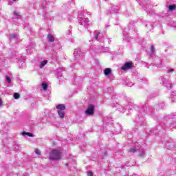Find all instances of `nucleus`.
I'll use <instances>...</instances> for the list:
<instances>
[{"mask_svg":"<svg viewBox=\"0 0 176 176\" xmlns=\"http://www.w3.org/2000/svg\"><path fill=\"white\" fill-rule=\"evenodd\" d=\"M69 34H71V32H69Z\"/></svg>","mask_w":176,"mask_h":176,"instance_id":"33","label":"nucleus"},{"mask_svg":"<svg viewBox=\"0 0 176 176\" xmlns=\"http://www.w3.org/2000/svg\"><path fill=\"white\" fill-rule=\"evenodd\" d=\"M139 156L140 157H144V156H145V151L144 150L140 151Z\"/></svg>","mask_w":176,"mask_h":176,"instance_id":"19","label":"nucleus"},{"mask_svg":"<svg viewBox=\"0 0 176 176\" xmlns=\"http://www.w3.org/2000/svg\"><path fill=\"white\" fill-rule=\"evenodd\" d=\"M6 82H8L9 84L12 83V79L9 76H6Z\"/></svg>","mask_w":176,"mask_h":176,"instance_id":"18","label":"nucleus"},{"mask_svg":"<svg viewBox=\"0 0 176 176\" xmlns=\"http://www.w3.org/2000/svg\"><path fill=\"white\" fill-rule=\"evenodd\" d=\"M107 151L104 152V156H107Z\"/></svg>","mask_w":176,"mask_h":176,"instance_id":"31","label":"nucleus"},{"mask_svg":"<svg viewBox=\"0 0 176 176\" xmlns=\"http://www.w3.org/2000/svg\"><path fill=\"white\" fill-rule=\"evenodd\" d=\"M175 8H176V5L173 4V5L169 6L168 9H169V10L173 12V10H175Z\"/></svg>","mask_w":176,"mask_h":176,"instance_id":"16","label":"nucleus"},{"mask_svg":"<svg viewBox=\"0 0 176 176\" xmlns=\"http://www.w3.org/2000/svg\"><path fill=\"white\" fill-rule=\"evenodd\" d=\"M82 55L80 53V49L77 48L74 50V58L77 61H79V60H82Z\"/></svg>","mask_w":176,"mask_h":176,"instance_id":"5","label":"nucleus"},{"mask_svg":"<svg viewBox=\"0 0 176 176\" xmlns=\"http://www.w3.org/2000/svg\"><path fill=\"white\" fill-rule=\"evenodd\" d=\"M171 100H172V102H174V100H175L176 96L174 95H172V96L170 97Z\"/></svg>","mask_w":176,"mask_h":176,"instance_id":"25","label":"nucleus"},{"mask_svg":"<svg viewBox=\"0 0 176 176\" xmlns=\"http://www.w3.org/2000/svg\"><path fill=\"white\" fill-rule=\"evenodd\" d=\"M12 1H14V2H15V1H17V0H12Z\"/></svg>","mask_w":176,"mask_h":176,"instance_id":"32","label":"nucleus"},{"mask_svg":"<svg viewBox=\"0 0 176 176\" xmlns=\"http://www.w3.org/2000/svg\"><path fill=\"white\" fill-rule=\"evenodd\" d=\"M133 67V64L130 62H126L122 67V71H127V69H131Z\"/></svg>","mask_w":176,"mask_h":176,"instance_id":"6","label":"nucleus"},{"mask_svg":"<svg viewBox=\"0 0 176 176\" xmlns=\"http://www.w3.org/2000/svg\"><path fill=\"white\" fill-rule=\"evenodd\" d=\"M14 98H15V100H19V98H20V94L19 93H14Z\"/></svg>","mask_w":176,"mask_h":176,"instance_id":"20","label":"nucleus"},{"mask_svg":"<svg viewBox=\"0 0 176 176\" xmlns=\"http://www.w3.org/2000/svg\"><path fill=\"white\" fill-rule=\"evenodd\" d=\"M22 135L25 137V135H28V137H34V135L30 132H23Z\"/></svg>","mask_w":176,"mask_h":176,"instance_id":"13","label":"nucleus"},{"mask_svg":"<svg viewBox=\"0 0 176 176\" xmlns=\"http://www.w3.org/2000/svg\"><path fill=\"white\" fill-rule=\"evenodd\" d=\"M47 38H48L49 42H54V36H53V35L48 34Z\"/></svg>","mask_w":176,"mask_h":176,"instance_id":"14","label":"nucleus"},{"mask_svg":"<svg viewBox=\"0 0 176 176\" xmlns=\"http://www.w3.org/2000/svg\"><path fill=\"white\" fill-rule=\"evenodd\" d=\"M42 87H43V90H47L48 85H47V84L44 82L42 84Z\"/></svg>","mask_w":176,"mask_h":176,"instance_id":"22","label":"nucleus"},{"mask_svg":"<svg viewBox=\"0 0 176 176\" xmlns=\"http://www.w3.org/2000/svg\"><path fill=\"white\" fill-rule=\"evenodd\" d=\"M20 12H18L17 11L14 10V17L13 19H20Z\"/></svg>","mask_w":176,"mask_h":176,"instance_id":"10","label":"nucleus"},{"mask_svg":"<svg viewBox=\"0 0 176 176\" xmlns=\"http://www.w3.org/2000/svg\"><path fill=\"white\" fill-rule=\"evenodd\" d=\"M46 64H47V60L41 61L39 65V68H41V69L43 68V67H45V65H46Z\"/></svg>","mask_w":176,"mask_h":176,"instance_id":"12","label":"nucleus"},{"mask_svg":"<svg viewBox=\"0 0 176 176\" xmlns=\"http://www.w3.org/2000/svg\"><path fill=\"white\" fill-rule=\"evenodd\" d=\"M66 166H68V164H66Z\"/></svg>","mask_w":176,"mask_h":176,"instance_id":"34","label":"nucleus"},{"mask_svg":"<svg viewBox=\"0 0 176 176\" xmlns=\"http://www.w3.org/2000/svg\"><path fill=\"white\" fill-rule=\"evenodd\" d=\"M61 159V152L56 149L52 150L50 153V160H60Z\"/></svg>","mask_w":176,"mask_h":176,"instance_id":"1","label":"nucleus"},{"mask_svg":"<svg viewBox=\"0 0 176 176\" xmlns=\"http://www.w3.org/2000/svg\"><path fill=\"white\" fill-rule=\"evenodd\" d=\"M94 104L88 105V107L85 111V115L88 116H92V115H94Z\"/></svg>","mask_w":176,"mask_h":176,"instance_id":"4","label":"nucleus"},{"mask_svg":"<svg viewBox=\"0 0 176 176\" xmlns=\"http://www.w3.org/2000/svg\"><path fill=\"white\" fill-rule=\"evenodd\" d=\"M19 38V34H10V39H17Z\"/></svg>","mask_w":176,"mask_h":176,"instance_id":"15","label":"nucleus"},{"mask_svg":"<svg viewBox=\"0 0 176 176\" xmlns=\"http://www.w3.org/2000/svg\"><path fill=\"white\" fill-rule=\"evenodd\" d=\"M174 72V69H168L167 71L168 74H170V72Z\"/></svg>","mask_w":176,"mask_h":176,"instance_id":"29","label":"nucleus"},{"mask_svg":"<svg viewBox=\"0 0 176 176\" xmlns=\"http://www.w3.org/2000/svg\"><path fill=\"white\" fill-rule=\"evenodd\" d=\"M35 153H36V155H41V151L38 148H36Z\"/></svg>","mask_w":176,"mask_h":176,"instance_id":"23","label":"nucleus"},{"mask_svg":"<svg viewBox=\"0 0 176 176\" xmlns=\"http://www.w3.org/2000/svg\"><path fill=\"white\" fill-rule=\"evenodd\" d=\"M87 176H93V172H91V171H89V172H87Z\"/></svg>","mask_w":176,"mask_h":176,"instance_id":"28","label":"nucleus"},{"mask_svg":"<svg viewBox=\"0 0 176 176\" xmlns=\"http://www.w3.org/2000/svg\"><path fill=\"white\" fill-rule=\"evenodd\" d=\"M56 109H58V115L59 116V118H60V119H64L65 117V105L59 104L56 106Z\"/></svg>","mask_w":176,"mask_h":176,"instance_id":"2","label":"nucleus"},{"mask_svg":"<svg viewBox=\"0 0 176 176\" xmlns=\"http://www.w3.org/2000/svg\"><path fill=\"white\" fill-rule=\"evenodd\" d=\"M162 82H163V84H164V85H165L166 87L168 88V86H169V88H170V89H173V84H170V83L167 84V83H166V78H165L164 77H162Z\"/></svg>","mask_w":176,"mask_h":176,"instance_id":"7","label":"nucleus"},{"mask_svg":"<svg viewBox=\"0 0 176 176\" xmlns=\"http://www.w3.org/2000/svg\"><path fill=\"white\" fill-rule=\"evenodd\" d=\"M122 39L123 41H127L129 39V36H124Z\"/></svg>","mask_w":176,"mask_h":176,"instance_id":"26","label":"nucleus"},{"mask_svg":"<svg viewBox=\"0 0 176 176\" xmlns=\"http://www.w3.org/2000/svg\"><path fill=\"white\" fill-rule=\"evenodd\" d=\"M104 74L106 76H108V75H111L112 74V69H111V68H106L104 70Z\"/></svg>","mask_w":176,"mask_h":176,"instance_id":"8","label":"nucleus"},{"mask_svg":"<svg viewBox=\"0 0 176 176\" xmlns=\"http://www.w3.org/2000/svg\"><path fill=\"white\" fill-rule=\"evenodd\" d=\"M155 53V46L153 45H151V54L150 56H152Z\"/></svg>","mask_w":176,"mask_h":176,"instance_id":"17","label":"nucleus"},{"mask_svg":"<svg viewBox=\"0 0 176 176\" xmlns=\"http://www.w3.org/2000/svg\"><path fill=\"white\" fill-rule=\"evenodd\" d=\"M129 152H131L132 153H135V152H137V148H135V147L131 148Z\"/></svg>","mask_w":176,"mask_h":176,"instance_id":"21","label":"nucleus"},{"mask_svg":"<svg viewBox=\"0 0 176 176\" xmlns=\"http://www.w3.org/2000/svg\"><path fill=\"white\" fill-rule=\"evenodd\" d=\"M28 50H31V49H32V47H31L30 46H28Z\"/></svg>","mask_w":176,"mask_h":176,"instance_id":"30","label":"nucleus"},{"mask_svg":"<svg viewBox=\"0 0 176 176\" xmlns=\"http://www.w3.org/2000/svg\"><path fill=\"white\" fill-rule=\"evenodd\" d=\"M78 23L80 25H82L84 28H87V26L89 25V19L80 17L78 19Z\"/></svg>","mask_w":176,"mask_h":176,"instance_id":"3","label":"nucleus"},{"mask_svg":"<svg viewBox=\"0 0 176 176\" xmlns=\"http://www.w3.org/2000/svg\"><path fill=\"white\" fill-rule=\"evenodd\" d=\"M99 49L100 50H101V52H103L104 53L109 52V48L104 46H100Z\"/></svg>","mask_w":176,"mask_h":176,"instance_id":"9","label":"nucleus"},{"mask_svg":"<svg viewBox=\"0 0 176 176\" xmlns=\"http://www.w3.org/2000/svg\"><path fill=\"white\" fill-rule=\"evenodd\" d=\"M1 107H3V102L2 101V98H0V108Z\"/></svg>","mask_w":176,"mask_h":176,"instance_id":"27","label":"nucleus"},{"mask_svg":"<svg viewBox=\"0 0 176 176\" xmlns=\"http://www.w3.org/2000/svg\"><path fill=\"white\" fill-rule=\"evenodd\" d=\"M94 39H96V41H100V32H95Z\"/></svg>","mask_w":176,"mask_h":176,"instance_id":"11","label":"nucleus"},{"mask_svg":"<svg viewBox=\"0 0 176 176\" xmlns=\"http://www.w3.org/2000/svg\"><path fill=\"white\" fill-rule=\"evenodd\" d=\"M79 17H83L85 16V12H78Z\"/></svg>","mask_w":176,"mask_h":176,"instance_id":"24","label":"nucleus"}]
</instances>
